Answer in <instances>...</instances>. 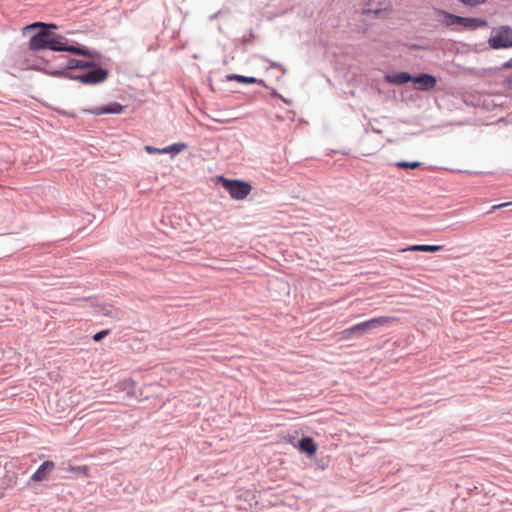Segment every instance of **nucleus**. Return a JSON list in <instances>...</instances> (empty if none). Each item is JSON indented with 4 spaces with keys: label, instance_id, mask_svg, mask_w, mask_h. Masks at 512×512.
Listing matches in <instances>:
<instances>
[{
    "label": "nucleus",
    "instance_id": "nucleus-1",
    "mask_svg": "<svg viewBox=\"0 0 512 512\" xmlns=\"http://www.w3.org/2000/svg\"><path fill=\"white\" fill-rule=\"evenodd\" d=\"M58 25L50 22L36 21L23 28L25 34L30 30H37L29 39L28 48L33 52L50 51L58 52L61 45L66 42V37L55 31Z\"/></svg>",
    "mask_w": 512,
    "mask_h": 512
},
{
    "label": "nucleus",
    "instance_id": "nucleus-2",
    "mask_svg": "<svg viewBox=\"0 0 512 512\" xmlns=\"http://www.w3.org/2000/svg\"><path fill=\"white\" fill-rule=\"evenodd\" d=\"M396 321L395 317L378 316L363 322L354 324L341 332V339L343 340H356L364 335L372 333L374 330L389 325Z\"/></svg>",
    "mask_w": 512,
    "mask_h": 512
},
{
    "label": "nucleus",
    "instance_id": "nucleus-3",
    "mask_svg": "<svg viewBox=\"0 0 512 512\" xmlns=\"http://www.w3.org/2000/svg\"><path fill=\"white\" fill-rule=\"evenodd\" d=\"M108 76L109 70L95 61L93 66L87 68L84 72L73 73L71 80L80 82L86 86H94L105 82Z\"/></svg>",
    "mask_w": 512,
    "mask_h": 512
},
{
    "label": "nucleus",
    "instance_id": "nucleus-4",
    "mask_svg": "<svg viewBox=\"0 0 512 512\" xmlns=\"http://www.w3.org/2000/svg\"><path fill=\"white\" fill-rule=\"evenodd\" d=\"M217 184L221 185L234 200H243L251 192L252 186L242 179H230L224 175L217 176Z\"/></svg>",
    "mask_w": 512,
    "mask_h": 512
},
{
    "label": "nucleus",
    "instance_id": "nucleus-5",
    "mask_svg": "<svg viewBox=\"0 0 512 512\" xmlns=\"http://www.w3.org/2000/svg\"><path fill=\"white\" fill-rule=\"evenodd\" d=\"M46 56V63L50 66L48 71L49 76L71 80V76H73L74 72L69 71V64L67 63L69 56L64 54H51Z\"/></svg>",
    "mask_w": 512,
    "mask_h": 512
},
{
    "label": "nucleus",
    "instance_id": "nucleus-6",
    "mask_svg": "<svg viewBox=\"0 0 512 512\" xmlns=\"http://www.w3.org/2000/svg\"><path fill=\"white\" fill-rule=\"evenodd\" d=\"M488 45L493 50L509 49L512 47V28L509 25L493 27Z\"/></svg>",
    "mask_w": 512,
    "mask_h": 512
},
{
    "label": "nucleus",
    "instance_id": "nucleus-7",
    "mask_svg": "<svg viewBox=\"0 0 512 512\" xmlns=\"http://www.w3.org/2000/svg\"><path fill=\"white\" fill-rule=\"evenodd\" d=\"M58 52H68L73 55L83 56V57H87L90 59H95V58L100 57V53L98 51L91 50L88 47H86L76 41L70 40L68 38H66V42L63 45H61Z\"/></svg>",
    "mask_w": 512,
    "mask_h": 512
},
{
    "label": "nucleus",
    "instance_id": "nucleus-8",
    "mask_svg": "<svg viewBox=\"0 0 512 512\" xmlns=\"http://www.w3.org/2000/svg\"><path fill=\"white\" fill-rule=\"evenodd\" d=\"M55 469V462L52 460H45L36 471L30 476L27 485L31 483H39L49 479Z\"/></svg>",
    "mask_w": 512,
    "mask_h": 512
},
{
    "label": "nucleus",
    "instance_id": "nucleus-9",
    "mask_svg": "<svg viewBox=\"0 0 512 512\" xmlns=\"http://www.w3.org/2000/svg\"><path fill=\"white\" fill-rule=\"evenodd\" d=\"M437 84V78L430 73H420L413 75V85L418 91H430Z\"/></svg>",
    "mask_w": 512,
    "mask_h": 512
},
{
    "label": "nucleus",
    "instance_id": "nucleus-10",
    "mask_svg": "<svg viewBox=\"0 0 512 512\" xmlns=\"http://www.w3.org/2000/svg\"><path fill=\"white\" fill-rule=\"evenodd\" d=\"M295 447L302 453H305L308 457L315 455L317 451V444L314 439L310 436H303L298 440Z\"/></svg>",
    "mask_w": 512,
    "mask_h": 512
},
{
    "label": "nucleus",
    "instance_id": "nucleus-11",
    "mask_svg": "<svg viewBox=\"0 0 512 512\" xmlns=\"http://www.w3.org/2000/svg\"><path fill=\"white\" fill-rule=\"evenodd\" d=\"M460 26L463 27L464 30L474 31L479 28L488 27V21L484 18L480 17H463L461 19Z\"/></svg>",
    "mask_w": 512,
    "mask_h": 512
},
{
    "label": "nucleus",
    "instance_id": "nucleus-12",
    "mask_svg": "<svg viewBox=\"0 0 512 512\" xmlns=\"http://www.w3.org/2000/svg\"><path fill=\"white\" fill-rule=\"evenodd\" d=\"M434 13L437 15V16H441L442 17V23L446 26V27H452V26H455V25H459L460 26V23H461V19H462V16H459V15H455V14H452L444 9H441V8H435L434 9Z\"/></svg>",
    "mask_w": 512,
    "mask_h": 512
},
{
    "label": "nucleus",
    "instance_id": "nucleus-13",
    "mask_svg": "<svg viewBox=\"0 0 512 512\" xmlns=\"http://www.w3.org/2000/svg\"><path fill=\"white\" fill-rule=\"evenodd\" d=\"M386 81L394 85H404L409 82L413 83V75L407 71L394 72L386 75Z\"/></svg>",
    "mask_w": 512,
    "mask_h": 512
},
{
    "label": "nucleus",
    "instance_id": "nucleus-14",
    "mask_svg": "<svg viewBox=\"0 0 512 512\" xmlns=\"http://www.w3.org/2000/svg\"><path fill=\"white\" fill-rule=\"evenodd\" d=\"M136 381L132 378H125L118 381L114 386L115 392H124L127 397L135 396Z\"/></svg>",
    "mask_w": 512,
    "mask_h": 512
},
{
    "label": "nucleus",
    "instance_id": "nucleus-15",
    "mask_svg": "<svg viewBox=\"0 0 512 512\" xmlns=\"http://www.w3.org/2000/svg\"><path fill=\"white\" fill-rule=\"evenodd\" d=\"M384 1L385 0H368L362 9V14L363 15L373 14L375 17H378L380 14H382L385 11V9L378 7V6L383 5Z\"/></svg>",
    "mask_w": 512,
    "mask_h": 512
},
{
    "label": "nucleus",
    "instance_id": "nucleus-16",
    "mask_svg": "<svg viewBox=\"0 0 512 512\" xmlns=\"http://www.w3.org/2000/svg\"><path fill=\"white\" fill-rule=\"evenodd\" d=\"M94 60H84V59H77L69 56V60L67 63L69 64V71L72 72V70H81L84 72L87 68L93 66Z\"/></svg>",
    "mask_w": 512,
    "mask_h": 512
},
{
    "label": "nucleus",
    "instance_id": "nucleus-17",
    "mask_svg": "<svg viewBox=\"0 0 512 512\" xmlns=\"http://www.w3.org/2000/svg\"><path fill=\"white\" fill-rule=\"evenodd\" d=\"M188 147L185 142H176L166 147L161 148L162 154H170L172 157L178 155Z\"/></svg>",
    "mask_w": 512,
    "mask_h": 512
},
{
    "label": "nucleus",
    "instance_id": "nucleus-18",
    "mask_svg": "<svg viewBox=\"0 0 512 512\" xmlns=\"http://www.w3.org/2000/svg\"><path fill=\"white\" fill-rule=\"evenodd\" d=\"M443 249V245H430V244H415L408 247V251H419V252H438Z\"/></svg>",
    "mask_w": 512,
    "mask_h": 512
},
{
    "label": "nucleus",
    "instance_id": "nucleus-19",
    "mask_svg": "<svg viewBox=\"0 0 512 512\" xmlns=\"http://www.w3.org/2000/svg\"><path fill=\"white\" fill-rule=\"evenodd\" d=\"M46 60H47L46 55L38 56L36 58L35 63L30 68L32 70L43 72L44 74L48 75L50 66L48 65V63H46Z\"/></svg>",
    "mask_w": 512,
    "mask_h": 512
},
{
    "label": "nucleus",
    "instance_id": "nucleus-20",
    "mask_svg": "<svg viewBox=\"0 0 512 512\" xmlns=\"http://www.w3.org/2000/svg\"><path fill=\"white\" fill-rule=\"evenodd\" d=\"M105 106L106 114H121L124 112L126 106L122 105L119 102H110Z\"/></svg>",
    "mask_w": 512,
    "mask_h": 512
},
{
    "label": "nucleus",
    "instance_id": "nucleus-21",
    "mask_svg": "<svg viewBox=\"0 0 512 512\" xmlns=\"http://www.w3.org/2000/svg\"><path fill=\"white\" fill-rule=\"evenodd\" d=\"M227 81H237L242 84H252L254 82L253 76H244L240 74H228L226 76Z\"/></svg>",
    "mask_w": 512,
    "mask_h": 512
},
{
    "label": "nucleus",
    "instance_id": "nucleus-22",
    "mask_svg": "<svg viewBox=\"0 0 512 512\" xmlns=\"http://www.w3.org/2000/svg\"><path fill=\"white\" fill-rule=\"evenodd\" d=\"M423 163L420 161H398L395 166L400 169H416L422 167Z\"/></svg>",
    "mask_w": 512,
    "mask_h": 512
},
{
    "label": "nucleus",
    "instance_id": "nucleus-23",
    "mask_svg": "<svg viewBox=\"0 0 512 512\" xmlns=\"http://www.w3.org/2000/svg\"><path fill=\"white\" fill-rule=\"evenodd\" d=\"M262 61L264 62H267L269 63V66L270 68H277V69H280L282 71V74H286L287 73V69L279 62H276V61H273V60H270L268 57L266 56H260L259 57Z\"/></svg>",
    "mask_w": 512,
    "mask_h": 512
},
{
    "label": "nucleus",
    "instance_id": "nucleus-24",
    "mask_svg": "<svg viewBox=\"0 0 512 512\" xmlns=\"http://www.w3.org/2000/svg\"><path fill=\"white\" fill-rule=\"evenodd\" d=\"M69 470L77 475L88 476L89 467L86 465L70 466Z\"/></svg>",
    "mask_w": 512,
    "mask_h": 512
},
{
    "label": "nucleus",
    "instance_id": "nucleus-25",
    "mask_svg": "<svg viewBox=\"0 0 512 512\" xmlns=\"http://www.w3.org/2000/svg\"><path fill=\"white\" fill-rule=\"evenodd\" d=\"M463 5L474 8L487 3L488 0H458Z\"/></svg>",
    "mask_w": 512,
    "mask_h": 512
},
{
    "label": "nucleus",
    "instance_id": "nucleus-26",
    "mask_svg": "<svg viewBox=\"0 0 512 512\" xmlns=\"http://www.w3.org/2000/svg\"><path fill=\"white\" fill-rule=\"evenodd\" d=\"M104 110H105V106L103 105V106H99V107L85 109V110H83V112L86 114L99 116V115L106 114V111H104Z\"/></svg>",
    "mask_w": 512,
    "mask_h": 512
},
{
    "label": "nucleus",
    "instance_id": "nucleus-27",
    "mask_svg": "<svg viewBox=\"0 0 512 512\" xmlns=\"http://www.w3.org/2000/svg\"><path fill=\"white\" fill-rule=\"evenodd\" d=\"M111 330L109 329H103V330H100L98 332H96L93 336H92V339L95 341V342H100L101 340H103L106 336H108L110 334Z\"/></svg>",
    "mask_w": 512,
    "mask_h": 512
},
{
    "label": "nucleus",
    "instance_id": "nucleus-28",
    "mask_svg": "<svg viewBox=\"0 0 512 512\" xmlns=\"http://www.w3.org/2000/svg\"><path fill=\"white\" fill-rule=\"evenodd\" d=\"M501 86L508 91H512V73L506 76L502 82Z\"/></svg>",
    "mask_w": 512,
    "mask_h": 512
},
{
    "label": "nucleus",
    "instance_id": "nucleus-29",
    "mask_svg": "<svg viewBox=\"0 0 512 512\" xmlns=\"http://www.w3.org/2000/svg\"><path fill=\"white\" fill-rule=\"evenodd\" d=\"M254 37H255L254 31H253V29H250L247 34L242 36L240 41L243 45H247L251 41V39Z\"/></svg>",
    "mask_w": 512,
    "mask_h": 512
},
{
    "label": "nucleus",
    "instance_id": "nucleus-30",
    "mask_svg": "<svg viewBox=\"0 0 512 512\" xmlns=\"http://www.w3.org/2000/svg\"><path fill=\"white\" fill-rule=\"evenodd\" d=\"M509 69H512V57L509 60H507L506 62H504L501 66L491 68L490 70L501 71V70H509Z\"/></svg>",
    "mask_w": 512,
    "mask_h": 512
},
{
    "label": "nucleus",
    "instance_id": "nucleus-31",
    "mask_svg": "<svg viewBox=\"0 0 512 512\" xmlns=\"http://www.w3.org/2000/svg\"><path fill=\"white\" fill-rule=\"evenodd\" d=\"M144 150L148 153V154H162L161 153V148H157V147H154L152 145H146L144 147Z\"/></svg>",
    "mask_w": 512,
    "mask_h": 512
},
{
    "label": "nucleus",
    "instance_id": "nucleus-32",
    "mask_svg": "<svg viewBox=\"0 0 512 512\" xmlns=\"http://www.w3.org/2000/svg\"><path fill=\"white\" fill-rule=\"evenodd\" d=\"M253 80H254V82H252V84H258L260 86H263L266 89H270V86H268L266 84L265 80L260 79V78H256V77H253Z\"/></svg>",
    "mask_w": 512,
    "mask_h": 512
},
{
    "label": "nucleus",
    "instance_id": "nucleus-33",
    "mask_svg": "<svg viewBox=\"0 0 512 512\" xmlns=\"http://www.w3.org/2000/svg\"><path fill=\"white\" fill-rule=\"evenodd\" d=\"M55 111L62 116H69L71 118H75V115L73 113H70L64 109L56 108Z\"/></svg>",
    "mask_w": 512,
    "mask_h": 512
},
{
    "label": "nucleus",
    "instance_id": "nucleus-34",
    "mask_svg": "<svg viewBox=\"0 0 512 512\" xmlns=\"http://www.w3.org/2000/svg\"><path fill=\"white\" fill-rule=\"evenodd\" d=\"M102 314H103L104 316L112 317V316H113V310H112L111 308H106V307H104V308L102 309Z\"/></svg>",
    "mask_w": 512,
    "mask_h": 512
},
{
    "label": "nucleus",
    "instance_id": "nucleus-35",
    "mask_svg": "<svg viewBox=\"0 0 512 512\" xmlns=\"http://www.w3.org/2000/svg\"><path fill=\"white\" fill-rule=\"evenodd\" d=\"M510 204H512V203L511 202H507V203H501V204H498V205H494L492 207V210L503 208V207L509 206Z\"/></svg>",
    "mask_w": 512,
    "mask_h": 512
},
{
    "label": "nucleus",
    "instance_id": "nucleus-36",
    "mask_svg": "<svg viewBox=\"0 0 512 512\" xmlns=\"http://www.w3.org/2000/svg\"><path fill=\"white\" fill-rule=\"evenodd\" d=\"M220 14H221V10H219L218 12H216V13H214V14L210 15V16H209V20H210V21H213V20L217 19V18L219 17V15H220Z\"/></svg>",
    "mask_w": 512,
    "mask_h": 512
},
{
    "label": "nucleus",
    "instance_id": "nucleus-37",
    "mask_svg": "<svg viewBox=\"0 0 512 512\" xmlns=\"http://www.w3.org/2000/svg\"><path fill=\"white\" fill-rule=\"evenodd\" d=\"M270 90H271V96H273V97H277V98H278V97H281V94H279V93L277 92V90H275L274 88H271V87H270Z\"/></svg>",
    "mask_w": 512,
    "mask_h": 512
},
{
    "label": "nucleus",
    "instance_id": "nucleus-38",
    "mask_svg": "<svg viewBox=\"0 0 512 512\" xmlns=\"http://www.w3.org/2000/svg\"><path fill=\"white\" fill-rule=\"evenodd\" d=\"M278 98H279L280 100H282V101H283L284 103H286V104H291V103H292V101H291V100L286 99V98H285V97H283L282 95H281V97H278Z\"/></svg>",
    "mask_w": 512,
    "mask_h": 512
},
{
    "label": "nucleus",
    "instance_id": "nucleus-39",
    "mask_svg": "<svg viewBox=\"0 0 512 512\" xmlns=\"http://www.w3.org/2000/svg\"><path fill=\"white\" fill-rule=\"evenodd\" d=\"M371 129H372V131H373V132H375V133H381V131H380V130H377L376 128H373V127H372Z\"/></svg>",
    "mask_w": 512,
    "mask_h": 512
},
{
    "label": "nucleus",
    "instance_id": "nucleus-40",
    "mask_svg": "<svg viewBox=\"0 0 512 512\" xmlns=\"http://www.w3.org/2000/svg\"><path fill=\"white\" fill-rule=\"evenodd\" d=\"M319 467H320V468H322V469H324V468H325V465H324L323 463H320V464H319Z\"/></svg>",
    "mask_w": 512,
    "mask_h": 512
}]
</instances>
